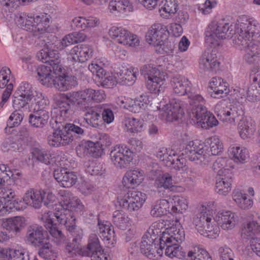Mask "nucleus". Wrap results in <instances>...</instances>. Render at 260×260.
Here are the masks:
<instances>
[{"mask_svg": "<svg viewBox=\"0 0 260 260\" xmlns=\"http://www.w3.org/2000/svg\"><path fill=\"white\" fill-rule=\"evenodd\" d=\"M209 84V87L213 91L211 95L215 98L223 97L230 91L228 83L221 78H212Z\"/></svg>", "mask_w": 260, "mask_h": 260, "instance_id": "nucleus-25", "label": "nucleus"}, {"mask_svg": "<svg viewBox=\"0 0 260 260\" xmlns=\"http://www.w3.org/2000/svg\"><path fill=\"white\" fill-rule=\"evenodd\" d=\"M145 200V193L138 191H128L122 198H118L117 203L119 206L131 212L139 209Z\"/></svg>", "mask_w": 260, "mask_h": 260, "instance_id": "nucleus-11", "label": "nucleus"}, {"mask_svg": "<svg viewBox=\"0 0 260 260\" xmlns=\"http://www.w3.org/2000/svg\"><path fill=\"white\" fill-rule=\"evenodd\" d=\"M66 72L65 69L62 67L61 62L52 63L50 66V84H52L54 79L61 77Z\"/></svg>", "mask_w": 260, "mask_h": 260, "instance_id": "nucleus-54", "label": "nucleus"}, {"mask_svg": "<svg viewBox=\"0 0 260 260\" xmlns=\"http://www.w3.org/2000/svg\"><path fill=\"white\" fill-rule=\"evenodd\" d=\"M113 224L120 230H124L129 224L128 215L122 210H116L113 212L112 216Z\"/></svg>", "mask_w": 260, "mask_h": 260, "instance_id": "nucleus-40", "label": "nucleus"}, {"mask_svg": "<svg viewBox=\"0 0 260 260\" xmlns=\"http://www.w3.org/2000/svg\"><path fill=\"white\" fill-rule=\"evenodd\" d=\"M185 109L183 101L174 99L169 104H167L164 114L168 121L172 122L180 118Z\"/></svg>", "mask_w": 260, "mask_h": 260, "instance_id": "nucleus-18", "label": "nucleus"}, {"mask_svg": "<svg viewBox=\"0 0 260 260\" xmlns=\"http://www.w3.org/2000/svg\"><path fill=\"white\" fill-rule=\"evenodd\" d=\"M185 152L191 161L207 165L210 161V155L205 151L204 144L197 140L190 141L186 146Z\"/></svg>", "mask_w": 260, "mask_h": 260, "instance_id": "nucleus-10", "label": "nucleus"}, {"mask_svg": "<svg viewBox=\"0 0 260 260\" xmlns=\"http://www.w3.org/2000/svg\"><path fill=\"white\" fill-rule=\"evenodd\" d=\"M123 122L126 131L130 133L141 132L144 124L142 120L134 117H125Z\"/></svg>", "mask_w": 260, "mask_h": 260, "instance_id": "nucleus-44", "label": "nucleus"}, {"mask_svg": "<svg viewBox=\"0 0 260 260\" xmlns=\"http://www.w3.org/2000/svg\"><path fill=\"white\" fill-rule=\"evenodd\" d=\"M0 197V213L13 212L15 192L11 189L3 188Z\"/></svg>", "mask_w": 260, "mask_h": 260, "instance_id": "nucleus-21", "label": "nucleus"}, {"mask_svg": "<svg viewBox=\"0 0 260 260\" xmlns=\"http://www.w3.org/2000/svg\"><path fill=\"white\" fill-rule=\"evenodd\" d=\"M186 260H212L209 253L199 246L194 247L186 255Z\"/></svg>", "mask_w": 260, "mask_h": 260, "instance_id": "nucleus-39", "label": "nucleus"}, {"mask_svg": "<svg viewBox=\"0 0 260 260\" xmlns=\"http://www.w3.org/2000/svg\"><path fill=\"white\" fill-rule=\"evenodd\" d=\"M170 202L162 199L157 201L152 205L150 214L153 217H160L169 211Z\"/></svg>", "mask_w": 260, "mask_h": 260, "instance_id": "nucleus-37", "label": "nucleus"}, {"mask_svg": "<svg viewBox=\"0 0 260 260\" xmlns=\"http://www.w3.org/2000/svg\"><path fill=\"white\" fill-rule=\"evenodd\" d=\"M169 31L167 27L161 23H154L146 35V40L154 46H161L167 39Z\"/></svg>", "mask_w": 260, "mask_h": 260, "instance_id": "nucleus-14", "label": "nucleus"}, {"mask_svg": "<svg viewBox=\"0 0 260 260\" xmlns=\"http://www.w3.org/2000/svg\"><path fill=\"white\" fill-rule=\"evenodd\" d=\"M171 84L174 93L183 95L190 90L191 84L185 77L177 75L172 78Z\"/></svg>", "mask_w": 260, "mask_h": 260, "instance_id": "nucleus-27", "label": "nucleus"}, {"mask_svg": "<svg viewBox=\"0 0 260 260\" xmlns=\"http://www.w3.org/2000/svg\"><path fill=\"white\" fill-rule=\"evenodd\" d=\"M34 0H0V4L4 6V14L5 16L11 19L13 16V11L15 10L20 4V2L22 3L31 2Z\"/></svg>", "mask_w": 260, "mask_h": 260, "instance_id": "nucleus-36", "label": "nucleus"}, {"mask_svg": "<svg viewBox=\"0 0 260 260\" xmlns=\"http://www.w3.org/2000/svg\"><path fill=\"white\" fill-rule=\"evenodd\" d=\"M108 33L111 38L119 44L133 47L139 45L140 40L137 36L123 28L113 26Z\"/></svg>", "mask_w": 260, "mask_h": 260, "instance_id": "nucleus-13", "label": "nucleus"}, {"mask_svg": "<svg viewBox=\"0 0 260 260\" xmlns=\"http://www.w3.org/2000/svg\"><path fill=\"white\" fill-rule=\"evenodd\" d=\"M61 117L56 116L52 117L50 120V133L52 134L51 145L59 146L60 145H67L73 140V134L83 135L84 131L79 126L74 123H68L63 126L60 121Z\"/></svg>", "mask_w": 260, "mask_h": 260, "instance_id": "nucleus-2", "label": "nucleus"}, {"mask_svg": "<svg viewBox=\"0 0 260 260\" xmlns=\"http://www.w3.org/2000/svg\"><path fill=\"white\" fill-rule=\"evenodd\" d=\"M24 117L22 111L15 110L11 113L7 121V126L5 128V132L8 133V129L18 126L20 124Z\"/></svg>", "mask_w": 260, "mask_h": 260, "instance_id": "nucleus-49", "label": "nucleus"}, {"mask_svg": "<svg viewBox=\"0 0 260 260\" xmlns=\"http://www.w3.org/2000/svg\"><path fill=\"white\" fill-rule=\"evenodd\" d=\"M140 72L144 76L145 79L164 78L163 73L156 67L151 64H145L141 67Z\"/></svg>", "mask_w": 260, "mask_h": 260, "instance_id": "nucleus-48", "label": "nucleus"}, {"mask_svg": "<svg viewBox=\"0 0 260 260\" xmlns=\"http://www.w3.org/2000/svg\"><path fill=\"white\" fill-rule=\"evenodd\" d=\"M111 159L117 167L122 168L126 167L133 160V152L129 149L116 146L111 150Z\"/></svg>", "mask_w": 260, "mask_h": 260, "instance_id": "nucleus-17", "label": "nucleus"}, {"mask_svg": "<svg viewBox=\"0 0 260 260\" xmlns=\"http://www.w3.org/2000/svg\"><path fill=\"white\" fill-rule=\"evenodd\" d=\"M215 220L220 224L221 228L224 230L233 229L237 221L235 214L230 211L219 212Z\"/></svg>", "mask_w": 260, "mask_h": 260, "instance_id": "nucleus-26", "label": "nucleus"}, {"mask_svg": "<svg viewBox=\"0 0 260 260\" xmlns=\"http://www.w3.org/2000/svg\"><path fill=\"white\" fill-rule=\"evenodd\" d=\"M31 101L32 100L26 99L23 96L15 93L13 100V107L15 110H20L21 108L26 107Z\"/></svg>", "mask_w": 260, "mask_h": 260, "instance_id": "nucleus-61", "label": "nucleus"}, {"mask_svg": "<svg viewBox=\"0 0 260 260\" xmlns=\"http://www.w3.org/2000/svg\"><path fill=\"white\" fill-rule=\"evenodd\" d=\"M53 176L55 179L65 188L72 187L77 180V176L74 172L67 171V169L62 167L54 169Z\"/></svg>", "mask_w": 260, "mask_h": 260, "instance_id": "nucleus-19", "label": "nucleus"}, {"mask_svg": "<svg viewBox=\"0 0 260 260\" xmlns=\"http://www.w3.org/2000/svg\"><path fill=\"white\" fill-rule=\"evenodd\" d=\"M104 145L102 142V139H101L100 142H96V143L90 141H87L85 147L90 156L96 158L102 155L103 153L102 147Z\"/></svg>", "mask_w": 260, "mask_h": 260, "instance_id": "nucleus-47", "label": "nucleus"}, {"mask_svg": "<svg viewBox=\"0 0 260 260\" xmlns=\"http://www.w3.org/2000/svg\"><path fill=\"white\" fill-rule=\"evenodd\" d=\"M219 62L215 53L205 52L199 60V67L204 71H214L218 70Z\"/></svg>", "mask_w": 260, "mask_h": 260, "instance_id": "nucleus-22", "label": "nucleus"}, {"mask_svg": "<svg viewBox=\"0 0 260 260\" xmlns=\"http://www.w3.org/2000/svg\"><path fill=\"white\" fill-rule=\"evenodd\" d=\"M211 154L218 155L223 150V145L221 141L216 136L211 137L208 140Z\"/></svg>", "mask_w": 260, "mask_h": 260, "instance_id": "nucleus-58", "label": "nucleus"}, {"mask_svg": "<svg viewBox=\"0 0 260 260\" xmlns=\"http://www.w3.org/2000/svg\"><path fill=\"white\" fill-rule=\"evenodd\" d=\"M191 120L194 123L199 124L203 120V117L207 113L208 111L203 104H199L194 108L186 110Z\"/></svg>", "mask_w": 260, "mask_h": 260, "instance_id": "nucleus-41", "label": "nucleus"}, {"mask_svg": "<svg viewBox=\"0 0 260 260\" xmlns=\"http://www.w3.org/2000/svg\"><path fill=\"white\" fill-rule=\"evenodd\" d=\"M20 147L21 143H18L15 138L11 137L5 139L2 144V149L4 152L16 151L20 150Z\"/></svg>", "mask_w": 260, "mask_h": 260, "instance_id": "nucleus-52", "label": "nucleus"}, {"mask_svg": "<svg viewBox=\"0 0 260 260\" xmlns=\"http://www.w3.org/2000/svg\"><path fill=\"white\" fill-rule=\"evenodd\" d=\"M238 129L240 136L243 139L248 138L254 131L251 121H249L244 118L240 120L238 123Z\"/></svg>", "mask_w": 260, "mask_h": 260, "instance_id": "nucleus-45", "label": "nucleus"}, {"mask_svg": "<svg viewBox=\"0 0 260 260\" xmlns=\"http://www.w3.org/2000/svg\"><path fill=\"white\" fill-rule=\"evenodd\" d=\"M84 96L87 97L90 101L92 100L95 102H101L105 98V94L102 90H94L92 89H87L83 90Z\"/></svg>", "mask_w": 260, "mask_h": 260, "instance_id": "nucleus-56", "label": "nucleus"}, {"mask_svg": "<svg viewBox=\"0 0 260 260\" xmlns=\"http://www.w3.org/2000/svg\"><path fill=\"white\" fill-rule=\"evenodd\" d=\"M61 196L64 197L63 203L55 204L52 208L56 211L54 212V215L57 222L59 223L64 222L69 230L72 231L75 227V218H73L71 211L76 208L81 209L82 205L77 197H75L69 190H63L61 192Z\"/></svg>", "mask_w": 260, "mask_h": 260, "instance_id": "nucleus-3", "label": "nucleus"}, {"mask_svg": "<svg viewBox=\"0 0 260 260\" xmlns=\"http://www.w3.org/2000/svg\"><path fill=\"white\" fill-rule=\"evenodd\" d=\"M260 232V223L252 220L244 223L241 229V236L243 238L249 239L254 238V236Z\"/></svg>", "mask_w": 260, "mask_h": 260, "instance_id": "nucleus-34", "label": "nucleus"}, {"mask_svg": "<svg viewBox=\"0 0 260 260\" xmlns=\"http://www.w3.org/2000/svg\"><path fill=\"white\" fill-rule=\"evenodd\" d=\"M109 9L111 12L127 13L132 11V7L127 0H112L110 2Z\"/></svg>", "mask_w": 260, "mask_h": 260, "instance_id": "nucleus-42", "label": "nucleus"}, {"mask_svg": "<svg viewBox=\"0 0 260 260\" xmlns=\"http://www.w3.org/2000/svg\"><path fill=\"white\" fill-rule=\"evenodd\" d=\"M54 205H51V208L50 207V209L53 210V211H51L53 215L51 214L52 217H50V224L51 225V226H50V235L51 236V238L50 237V240L51 239L52 241L55 243L57 245H59L62 243L64 240L65 237L62 233V232L60 230H59L58 229L54 226V225H56V223H54L55 221H57L56 217L54 215V212L56 211L54 210V208H53L52 207L54 206ZM49 212H51V211H49ZM51 214H50V216Z\"/></svg>", "mask_w": 260, "mask_h": 260, "instance_id": "nucleus-31", "label": "nucleus"}, {"mask_svg": "<svg viewBox=\"0 0 260 260\" xmlns=\"http://www.w3.org/2000/svg\"><path fill=\"white\" fill-rule=\"evenodd\" d=\"M226 171V174L218 176L216 180L215 190L220 195L226 196L231 190L233 175L231 171Z\"/></svg>", "mask_w": 260, "mask_h": 260, "instance_id": "nucleus-28", "label": "nucleus"}, {"mask_svg": "<svg viewBox=\"0 0 260 260\" xmlns=\"http://www.w3.org/2000/svg\"><path fill=\"white\" fill-rule=\"evenodd\" d=\"M83 91L69 92L65 94H59L54 98V100L57 107L54 108L59 112L60 117L66 116L67 114L73 112V108L76 106L81 97H84Z\"/></svg>", "mask_w": 260, "mask_h": 260, "instance_id": "nucleus-7", "label": "nucleus"}, {"mask_svg": "<svg viewBox=\"0 0 260 260\" xmlns=\"http://www.w3.org/2000/svg\"><path fill=\"white\" fill-rule=\"evenodd\" d=\"M142 173L138 170L127 171L123 178L122 183L127 188H134L139 185L143 180Z\"/></svg>", "mask_w": 260, "mask_h": 260, "instance_id": "nucleus-29", "label": "nucleus"}, {"mask_svg": "<svg viewBox=\"0 0 260 260\" xmlns=\"http://www.w3.org/2000/svg\"><path fill=\"white\" fill-rule=\"evenodd\" d=\"M206 207L202 206L200 212L197 214L193 219V224L201 235L207 232L215 233V231L217 230L216 226L211 223L212 216L206 214Z\"/></svg>", "mask_w": 260, "mask_h": 260, "instance_id": "nucleus-16", "label": "nucleus"}, {"mask_svg": "<svg viewBox=\"0 0 260 260\" xmlns=\"http://www.w3.org/2000/svg\"><path fill=\"white\" fill-rule=\"evenodd\" d=\"M260 33V25L256 20L242 16L238 20L235 26V38L233 42L235 44L241 45L246 51L260 57V46L258 43L251 41L255 35Z\"/></svg>", "mask_w": 260, "mask_h": 260, "instance_id": "nucleus-1", "label": "nucleus"}, {"mask_svg": "<svg viewBox=\"0 0 260 260\" xmlns=\"http://www.w3.org/2000/svg\"><path fill=\"white\" fill-rule=\"evenodd\" d=\"M184 238V231L171 227L167 232H162L159 238L160 250L161 251L166 247L165 254L171 258L184 257L186 255L185 252L181 250L179 244Z\"/></svg>", "mask_w": 260, "mask_h": 260, "instance_id": "nucleus-4", "label": "nucleus"}, {"mask_svg": "<svg viewBox=\"0 0 260 260\" xmlns=\"http://www.w3.org/2000/svg\"><path fill=\"white\" fill-rule=\"evenodd\" d=\"M72 58L76 61L84 62L91 58L93 49L89 45L81 44L74 47L71 51Z\"/></svg>", "mask_w": 260, "mask_h": 260, "instance_id": "nucleus-20", "label": "nucleus"}, {"mask_svg": "<svg viewBox=\"0 0 260 260\" xmlns=\"http://www.w3.org/2000/svg\"><path fill=\"white\" fill-rule=\"evenodd\" d=\"M158 223H153L142 238L140 244V251L142 253L150 259H154L158 254L161 256L162 250H160L159 239H157L156 236L161 232L158 228Z\"/></svg>", "mask_w": 260, "mask_h": 260, "instance_id": "nucleus-5", "label": "nucleus"}, {"mask_svg": "<svg viewBox=\"0 0 260 260\" xmlns=\"http://www.w3.org/2000/svg\"><path fill=\"white\" fill-rule=\"evenodd\" d=\"M25 224L23 217L17 216L3 220L2 225L10 232L18 233Z\"/></svg>", "mask_w": 260, "mask_h": 260, "instance_id": "nucleus-33", "label": "nucleus"}, {"mask_svg": "<svg viewBox=\"0 0 260 260\" xmlns=\"http://www.w3.org/2000/svg\"><path fill=\"white\" fill-rule=\"evenodd\" d=\"M101 112L100 105L88 108L85 113L86 122L93 127H99L102 123Z\"/></svg>", "mask_w": 260, "mask_h": 260, "instance_id": "nucleus-32", "label": "nucleus"}, {"mask_svg": "<svg viewBox=\"0 0 260 260\" xmlns=\"http://www.w3.org/2000/svg\"><path fill=\"white\" fill-rule=\"evenodd\" d=\"M218 124V121L214 117V116L210 112H208L207 114L203 117L199 125L205 129H209L213 126H216Z\"/></svg>", "mask_w": 260, "mask_h": 260, "instance_id": "nucleus-57", "label": "nucleus"}, {"mask_svg": "<svg viewBox=\"0 0 260 260\" xmlns=\"http://www.w3.org/2000/svg\"><path fill=\"white\" fill-rule=\"evenodd\" d=\"M11 74V71L8 67H3L0 68V89L7 87L9 84L12 83L10 81Z\"/></svg>", "mask_w": 260, "mask_h": 260, "instance_id": "nucleus-60", "label": "nucleus"}, {"mask_svg": "<svg viewBox=\"0 0 260 260\" xmlns=\"http://www.w3.org/2000/svg\"><path fill=\"white\" fill-rule=\"evenodd\" d=\"M116 74L123 84L131 85L134 84L137 79L138 69H136L135 70L134 68L124 69L116 72Z\"/></svg>", "mask_w": 260, "mask_h": 260, "instance_id": "nucleus-35", "label": "nucleus"}, {"mask_svg": "<svg viewBox=\"0 0 260 260\" xmlns=\"http://www.w3.org/2000/svg\"><path fill=\"white\" fill-rule=\"evenodd\" d=\"M172 200L174 201V205L171 201V212L175 213H182L183 210H186L187 208L188 203L185 198L179 196H174Z\"/></svg>", "mask_w": 260, "mask_h": 260, "instance_id": "nucleus-51", "label": "nucleus"}, {"mask_svg": "<svg viewBox=\"0 0 260 260\" xmlns=\"http://www.w3.org/2000/svg\"><path fill=\"white\" fill-rule=\"evenodd\" d=\"M165 78L146 79L147 88L151 92L159 93L163 90V84Z\"/></svg>", "mask_w": 260, "mask_h": 260, "instance_id": "nucleus-50", "label": "nucleus"}, {"mask_svg": "<svg viewBox=\"0 0 260 260\" xmlns=\"http://www.w3.org/2000/svg\"><path fill=\"white\" fill-rule=\"evenodd\" d=\"M15 93L23 96L26 99H34V101L37 100L36 96L39 94L42 96V93L34 90L32 86L27 82H22L18 86Z\"/></svg>", "mask_w": 260, "mask_h": 260, "instance_id": "nucleus-38", "label": "nucleus"}, {"mask_svg": "<svg viewBox=\"0 0 260 260\" xmlns=\"http://www.w3.org/2000/svg\"><path fill=\"white\" fill-rule=\"evenodd\" d=\"M81 252L83 256H90L91 260H110L109 255L102 249L96 235L90 236L86 247L81 249Z\"/></svg>", "mask_w": 260, "mask_h": 260, "instance_id": "nucleus-12", "label": "nucleus"}, {"mask_svg": "<svg viewBox=\"0 0 260 260\" xmlns=\"http://www.w3.org/2000/svg\"><path fill=\"white\" fill-rule=\"evenodd\" d=\"M229 161H231V160L226 157H218L213 164V170L218 176L225 175L227 173L226 171H231Z\"/></svg>", "mask_w": 260, "mask_h": 260, "instance_id": "nucleus-43", "label": "nucleus"}, {"mask_svg": "<svg viewBox=\"0 0 260 260\" xmlns=\"http://www.w3.org/2000/svg\"><path fill=\"white\" fill-rule=\"evenodd\" d=\"M49 119L48 112L46 110H39L29 115L28 122L34 127L43 128L47 125Z\"/></svg>", "mask_w": 260, "mask_h": 260, "instance_id": "nucleus-30", "label": "nucleus"}, {"mask_svg": "<svg viewBox=\"0 0 260 260\" xmlns=\"http://www.w3.org/2000/svg\"><path fill=\"white\" fill-rule=\"evenodd\" d=\"M27 241L35 245H41L39 254L40 256L48 260V235L42 226H30L27 232Z\"/></svg>", "mask_w": 260, "mask_h": 260, "instance_id": "nucleus-8", "label": "nucleus"}, {"mask_svg": "<svg viewBox=\"0 0 260 260\" xmlns=\"http://www.w3.org/2000/svg\"><path fill=\"white\" fill-rule=\"evenodd\" d=\"M234 26L230 24L227 20L221 19L218 22H212L210 23L206 31V41L213 46L218 45V41L220 39H224L231 38L232 35L235 33L233 32Z\"/></svg>", "mask_w": 260, "mask_h": 260, "instance_id": "nucleus-6", "label": "nucleus"}, {"mask_svg": "<svg viewBox=\"0 0 260 260\" xmlns=\"http://www.w3.org/2000/svg\"><path fill=\"white\" fill-rule=\"evenodd\" d=\"M7 256L8 260H29V259L27 253H24L15 249H10Z\"/></svg>", "mask_w": 260, "mask_h": 260, "instance_id": "nucleus-64", "label": "nucleus"}, {"mask_svg": "<svg viewBox=\"0 0 260 260\" xmlns=\"http://www.w3.org/2000/svg\"><path fill=\"white\" fill-rule=\"evenodd\" d=\"M157 156L164 162L165 165L167 167H172L175 158L177 157L174 151L171 150L169 154L168 153H162V151L159 152Z\"/></svg>", "mask_w": 260, "mask_h": 260, "instance_id": "nucleus-62", "label": "nucleus"}, {"mask_svg": "<svg viewBox=\"0 0 260 260\" xmlns=\"http://www.w3.org/2000/svg\"><path fill=\"white\" fill-rule=\"evenodd\" d=\"M143 98L142 96H141L139 98L132 101L128 106L129 110L134 113H139L145 110L147 107V104L146 101H144Z\"/></svg>", "mask_w": 260, "mask_h": 260, "instance_id": "nucleus-59", "label": "nucleus"}, {"mask_svg": "<svg viewBox=\"0 0 260 260\" xmlns=\"http://www.w3.org/2000/svg\"><path fill=\"white\" fill-rule=\"evenodd\" d=\"M229 152L232 159L236 162L244 163L248 155L246 148L238 146L230 147Z\"/></svg>", "mask_w": 260, "mask_h": 260, "instance_id": "nucleus-46", "label": "nucleus"}, {"mask_svg": "<svg viewBox=\"0 0 260 260\" xmlns=\"http://www.w3.org/2000/svg\"><path fill=\"white\" fill-rule=\"evenodd\" d=\"M185 110L189 108H194L199 104H202L204 103V99L202 96L194 93H189L188 95V101L183 102Z\"/></svg>", "mask_w": 260, "mask_h": 260, "instance_id": "nucleus-53", "label": "nucleus"}, {"mask_svg": "<svg viewBox=\"0 0 260 260\" xmlns=\"http://www.w3.org/2000/svg\"><path fill=\"white\" fill-rule=\"evenodd\" d=\"M244 112L242 106L239 103L231 104L226 107L220 112V116L223 117L222 120L230 123H234L240 116H243Z\"/></svg>", "mask_w": 260, "mask_h": 260, "instance_id": "nucleus-23", "label": "nucleus"}, {"mask_svg": "<svg viewBox=\"0 0 260 260\" xmlns=\"http://www.w3.org/2000/svg\"><path fill=\"white\" fill-rule=\"evenodd\" d=\"M38 80L44 86L49 87V67L40 65L37 69Z\"/></svg>", "mask_w": 260, "mask_h": 260, "instance_id": "nucleus-55", "label": "nucleus"}, {"mask_svg": "<svg viewBox=\"0 0 260 260\" xmlns=\"http://www.w3.org/2000/svg\"><path fill=\"white\" fill-rule=\"evenodd\" d=\"M49 17L47 13H42L36 17H28L25 20L24 30L30 31L33 36L40 38L48 33Z\"/></svg>", "mask_w": 260, "mask_h": 260, "instance_id": "nucleus-9", "label": "nucleus"}, {"mask_svg": "<svg viewBox=\"0 0 260 260\" xmlns=\"http://www.w3.org/2000/svg\"><path fill=\"white\" fill-rule=\"evenodd\" d=\"M61 77L54 79L52 81V86L60 91H65L75 87L78 84L77 78L74 76L68 75L66 72Z\"/></svg>", "mask_w": 260, "mask_h": 260, "instance_id": "nucleus-24", "label": "nucleus"}, {"mask_svg": "<svg viewBox=\"0 0 260 260\" xmlns=\"http://www.w3.org/2000/svg\"><path fill=\"white\" fill-rule=\"evenodd\" d=\"M100 109L101 110V116H102L103 121L108 124L111 123L114 119L112 110L104 105H100Z\"/></svg>", "mask_w": 260, "mask_h": 260, "instance_id": "nucleus-63", "label": "nucleus"}, {"mask_svg": "<svg viewBox=\"0 0 260 260\" xmlns=\"http://www.w3.org/2000/svg\"><path fill=\"white\" fill-rule=\"evenodd\" d=\"M48 199L49 192H47V190L30 189L25 193L23 202L25 204L35 209H39L43 203L48 207Z\"/></svg>", "mask_w": 260, "mask_h": 260, "instance_id": "nucleus-15", "label": "nucleus"}]
</instances>
